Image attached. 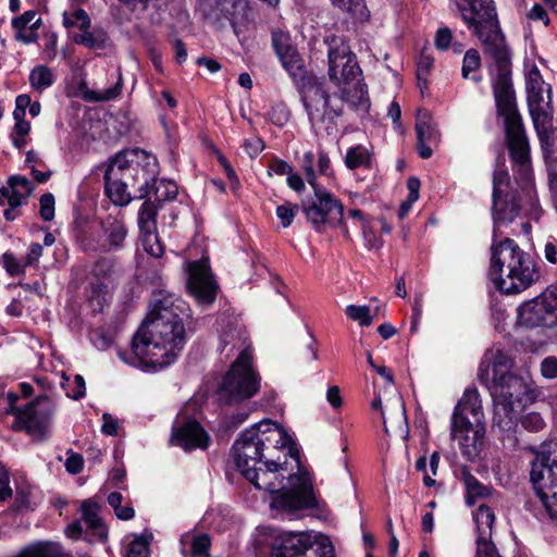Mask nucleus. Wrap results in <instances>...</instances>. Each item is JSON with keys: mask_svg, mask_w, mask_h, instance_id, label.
Wrapping results in <instances>:
<instances>
[{"mask_svg": "<svg viewBox=\"0 0 557 557\" xmlns=\"http://www.w3.org/2000/svg\"><path fill=\"white\" fill-rule=\"evenodd\" d=\"M454 2L467 27L482 41L485 55L493 60L490 72L497 111L504 117L505 133L513 158L525 160L528 137L517 109L511 83L510 55L498 27L493 0H454Z\"/></svg>", "mask_w": 557, "mask_h": 557, "instance_id": "obj_1", "label": "nucleus"}, {"mask_svg": "<svg viewBox=\"0 0 557 557\" xmlns=\"http://www.w3.org/2000/svg\"><path fill=\"white\" fill-rule=\"evenodd\" d=\"M189 317L187 304L178 296L160 290L132 342L133 366L161 370L173 363L185 345L183 320Z\"/></svg>", "mask_w": 557, "mask_h": 557, "instance_id": "obj_2", "label": "nucleus"}, {"mask_svg": "<svg viewBox=\"0 0 557 557\" xmlns=\"http://www.w3.org/2000/svg\"><path fill=\"white\" fill-rule=\"evenodd\" d=\"M512 359L503 350H488L479 368V380L494 399V423L500 429H511L529 399L528 382L510 372Z\"/></svg>", "mask_w": 557, "mask_h": 557, "instance_id": "obj_3", "label": "nucleus"}, {"mask_svg": "<svg viewBox=\"0 0 557 557\" xmlns=\"http://www.w3.org/2000/svg\"><path fill=\"white\" fill-rule=\"evenodd\" d=\"M297 472L285 475L286 468L280 457L268 459L255 470H248L245 478L258 490L273 494L271 507L295 511L317 505L311 474L296 459Z\"/></svg>", "mask_w": 557, "mask_h": 557, "instance_id": "obj_4", "label": "nucleus"}, {"mask_svg": "<svg viewBox=\"0 0 557 557\" xmlns=\"http://www.w3.org/2000/svg\"><path fill=\"white\" fill-rule=\"evenodd\" d=\"M510 158L518 168L517 171L521 177L522 184L516 181L511 183L509 174L503 169L495 170L493 175V240H498V231L502 226L507 225L519 216L522 208L527 205L533 206L535 199V190L531 181V160L530 145L528 144V157L525 160H517L513 158L509 139L506 137Z\"/></svg>", "mask_w": 557, "mask_h": 557, "instance_id": "obj_5", "label": "nucleus"}, {"mask_svg": "<svg viewBox=\"0 0 557 557\" xmlns=\"http://www.w3.org/2000/svg\"><path fill=\"white\" fill-rule=\"evenodd\" d=\"M488 276L506 295L520 294L540 277L536 263L515 240H493Z\"/></svg>", "mask_w": 557, "mask_h": 557, "instance_id": "obj_6", "label": "nucleus"}, {"mask_svg": "<svg viewBox=\"0 0 557 557\" xmlns=\"http://www.w3.org/2000/svg\"><path fill=\"white\" fill-rule=\"evenodd\" d=\"M450 436L458 442L462 456L474 461L485 436L484 413L476 388H467L456 405L450 422Z\"/></svg>", "mask_w": 557, "mask_h": 557, "instance_id": "obj_7", "label": "nucleus"}, {"mask_svg": "<svg viewBox=\"0 0 557 557\" xmlns=\"http://www.w3.org/2000/svg\"><path fill=\"white\" fill-rule=\"evenodd\" d=\"M530 479L544 512L557 520V441L542 444L532 462Z\"/></svg>", "mask_w": 557, "mask_h": 557, "instance_id": "obj_8", "label": "nucleus"}, {"mask_svg": "<svg viewBox=\"0 0 557 557\" xmlns=\"http://www.w3.org/2000/svg\"><path fill=\"white\" fill-rule=\"evenodd\" d=\"M301 101L315 133L332 134L337 129V119L343 114V99L330 95L322 83L309 82L301 89Z\"/></svg>", "mask_w": 557, "mask_h": 557, "instance_id": "obj_9", "label": "nucleus"}, {"mask_svg": "<svg viewBox=\"0 0 557 557\" xmlns=\"http://www.w3.org/2000/svg\"><path fill=\"white\" fill-rule=\"evenodd\" d=\"M260 380V375L252 368L251 354L243 351L225 373L218 388V399L226 405L249 399L259 392Z\"/></svg>", "mask_w": 557, "mask_h": 557, "instance_id": "obj_10", "label": "nucleus"}, {"mask_svg": "<svg viewBox=\"0 0 557 557\" xmlns=\"http://www.w3.org/2000/svg\"><path fill=\"white\" fill-rule=\"evenodd\" d=\"M110 163L121 173V176L132 186L138 174H141L143 185L137 188L135 198L145 199L149 195L150 181L159 174L158 160L145 150L133 149L116 153Z\"/></svg>", "mask_w": 557, "mask_h": 557, "instance_id": "obj_11", "label": "nucleus"}, {"mask_svg": "<svg viewBox=\"0 0 557 557\" xmlns=\"http://www.w3.org/2000/svg\"><path fill=\"white\" fill-rule=\"evenodd\" d=\"M518 323L528 329L552 327L557 324V284L540 296L518 307Z\"/></svg>", "mask_w": 557, "mask_h": 557, "instance_id": "obj_12", "label": "nucleus"}, {"mask_svg": "<svg viewBox=\"0 0 557 557\" xmlns=\"http://www.w3.org/2000/svg\"><path fill=\"white\" fill-rule=\"evenodd\" d=\"M329 47V77L337 87L350 85L361 75V70L347 42L338 36L325 38Z\"/></svg>", "mask_w": 557, "mask_h": 557, "instance_id": "obj_13", "label": "nucleus"}, {"mask_svg": "<svg viewBox=\"0 0 557 557\" xmlns=\"http://www.w3.org/2000/svg\"><path fill=\"white\" fill-rule=\"evenodd\" d=\"M312 198L302 202L307 220L320 231L325 224L336 226L343 224L344 207L330 191L322 187L313 188Z\"/></svg>", "mask_w": 557, "mask_h": 557, "instance_id": "obj_14", "label": "nucleus"}, {"mask_svg": "<svg viewBox=\"0 0 557 557\" xmlns=\"http://www.w3.org/2000/svg\"><path fill=\"white\" fill-rule=\"evenodd\" d=\"M249 4L246 0H207L205 15L213 24L222 27L228 22L239 36L248 25Z\"/></svg>", "mask_w": 557, "mask_h": 557, "instance_id": "obj_15", "label": "nucleus"}, {"mask_svg": "<svg viewBox=\"0 0 557 557\" xmlns=\"http://www.w3.org/2000/svg\"><path fill=\"white\" fill-rule=\"evenodd\" d=\"M270 557H334L331 544L317 543L307 533H289L273 546Z\"/></svg>", "mask_w": 557, "mask_h": 557, "instance_id": "obj_16", "label": "nucleus"}, {"mask_svg": "<svg viewBox=\"0 0 557 557\" xmlns=\"http://www.w3.org/2000/svg\"><path fill=\"white\" fill-rule=\"evenodd\" d=\"M251 428L263 451L264 461H268V459L276 460L278 456L275 454L283 449H287V454L295 460L298 459L297 453H294L292 438L276 422L263 420Z\"/></svg>", "mask_w": 557, "mask_h": 557, "instance_id": "obj_17", "label": "nucleus"}, {"mask_svg": "<svg viewBox=\"0 0 557 557\" xmlns=\"http://www.w3.org/2000/svg\"><path fill=\"white\" fill-rule=\"evenodd\" d=\"M54 412L55 405L49 397H37L18 411L17 420L27 433L42 437L49 430Z\"/></svg>", "mask_w": 557, "mask_h": 557, "instance_id": "obj_18", "label": "nucleus"}, {"mask_svg": "<svg viewBox=\"0 0 557 557\" xmlns=\"http://www.w3.org/2000/svg\"><path fill=\"white\" fill-rule=\"evenodd\" d=\"M187 288L199 304L211 305L214 301L216 284L206 259L188 263Z\"/></svg>", "mask_w": 557, "mask_h": 557, "instance_id": "obj_19", "label": "nucleus"}, {"mask_svg": "<svg viewBox=\"0 0 557 557\" xmlns=\"http://www.w3.org/2000/svg\"><path fill=\"white\" fill-rule=\"evenodd\" d=\"M233 457L236 467L244 476L248 474V470H255L263 463V451L252 428L242 432L235 441Z\"/></svg>", "mask_w": 557, "mask_h": 557, "instance_id": "obj_20", "label": "nucleus"}, {"mask_svg": "<svg viewBox=\"0 0 557 557\" xmlns=\"http://www.w3.org/2000/svg\"><path fill=\"white\" fill-rule=\"evenodd\" d=\"M114 274V260L100 258L96 261L89 274V300L96 310H101L107 301L109 288Z\"/></svg>", "mask_w": 557, "mask_h": 557, "instance_id": "obj_21", "label": "nucleus"}, {"mask_svg": "<svg viewBox=\"0 0 557 557\" xmlns=\"http://www.w3.org/2000/svg\"><path fill=\"white\" fill-rule=\"evenodd\" d=\"M417 150L422 159L431 158L433 151L431 145L440 141L441 133L431 113L425 109H419L416 121Z\"/></svg>", "mask_w": 557, "mask_h": 557, "instance_id": "obj_22", "label": "nucleus"}, {"mask_svg": "<svg viewBox=\"0 0 557 557\" xmlns=\"http://www.w3.org/2000/svg\"><path fill=\"white\" fill-rule=\"evenodd\" d=\"M171 442L185 450L205 449L208 447L209 436L197 421L188 420L173 430Z\"/></svg>", "mask_w": 557, "mask_h": 557, "instance_id": "obj_23", "label": "nucleus"}, {"mask_svg": "<svg viewBox=\"0 0 557 557\" xmlns=\"http://www.w3.org/2000/svg\"><path fill=\"white\" fill-rule=\"evenodd\" d=\"M104 181L106 195L115 206L123 207L131 202L133 198L128 191L131 185L110 162L104 173Z\"/></svg>", "mask_w": 557, "mask_h": 557, "instance_id": "obj_24", "label": "nucleus"}, {"mask_svg": "<svg viewBox=\"0 0 557 557\" xmlns=\"http://www.w3.org/2000/svg\"><path fill=\"white\" fill-rule=\"evenodd\" d=\"M101 228L108 250H119L124 246L127 236L124 214L119 211L116 214H109L101 222Z\"/></svg>", "mask_w": 557, "mask_h": 557, "instance_id": "obj_25", "label": "nucleus"}, {"mask_svg": "<svg viewBox=\"0 0 557 557\" xmlns=\"http://www.w3.org/2000/svg\"><path fill=\"white\" fill-rule=\"evenodd\" d=\"M32 191L33 184L25 176H11L8 181V186L0 188V205L5 199L9 206L20 207Z\"/></svg>", "mask_w": 557, "mask_h": 557, "instance_id": "obj_26", "label": "nucleus"}, {"mask_svg": "<svg viewBox=\"0 0 557 557\" xmlns=\"http://www.w3.org/2000/svg\"><path fill=\"white\" fill-rule=\"evenodd\" d=\"M529 112L541 146L547 145V140L555 135L556 131L553 125V107L548 106L544 108H537L529 110Z\"/></svg>", "mask_w": 557, "mask_h": 557, "instance_id": "obj_27", "label": "nucleus"}, {"mask_svg": "<svg viewBox=\"0 0 557 557\" xmlns=\"http://www.w3.org/2000/svg\"><path fill=\"white\" fill-rule=\"evenodd\" d=\"M99 505L91 500L86 499L81 505L82 522L87 531H90L95 536L100 540H106L108 532L107 528L99 516Z\"/></svg>", "mask_w": 557, "mask_h": 557, "instance_id": "obj_28", "label": "nucleus"}, {"mask_svg": "<svg viewBox=\"0 0 557 557\" xmlns=\"http://www.w3.org/2000/svg\"><path fill=\"white\" fill-rule=\"evenodd\" d=\"M338 88L343 103L348 102L356 109L367 110L369 108L367 86L360 82L359 77L350 85H342Z\"/></svg>", "mask_w": 557, "mask_h": 557, "instance_id": "obj_29", "label": "nucleus"}, {"mask_svg": "<svg viewBox=\"0 0 557 557\" xmlns=\"http://www.w3.org/2000/svg\"><path fill=\"white\" fill-rule=\"evenodd\" d=\"M220 343L222 351L226 350L230 346V350L236 349L239 354L243 351L251 354L246 330L242 326H231L228 330L223 331L220 336Z\"/></svg>", "mask_w": 557, "mask_h": 557, "instance_id": "obj_30", "label": "nucleus"}, {"mask_svg": "<svg viewBox=\"0 0 557 557\" xmlns=\"http://www.w3.org/2000/svg\"><path fill=\"white\" fill-rule=\"evenodd\" d=\"M473 518L478 530L476 545L491 543L492 528L495 522L493 510L488 506L480 505Z\"/></svg>", "mask_w": 557, "mask_h": 557, "instance_id": "obj_31", "label": "nucleus"}, {"mask_svg": "<svg viewBox=\"0 0 557 557\" xmlns=\"http://www.w3.org/2000/svg\"><path fill=\"white\" fill-rule=\"evenodd\" d=\"M177 185L170 180L150 181L149 195L145 199L156 202H163L174 199L177 196Z\"/></svg>", "mask_w": 557, "mask_h": 557, "instance_id": "obj_32", "label": "nucleus"}, {"mask_svg": "<svg viewBox=\"0 0 557 557\" xmlns=\"http://www.w3.org/2000/svg\"><path fill=\"white\" fill-rule=\"evenodd\" d=\"M548 170L549 186L554 198L557 200V136L547 140V145L541 146Z\"/></svg>", "mask_w": 557, "mask_h": 557, "instance_id": "obj_33", "label": "nucleus"}, {"mask_svg": "<svg viewBox=\"0 0 557 557\" xmlns=\"http://www.w3.org/2000/svg\"><path fill=\"white\" fill-rule=\"evenodd\" d=\"M62 547L53 542H38L21 549L13 557H62Z\"/></svg>", "mask_w": 557, "mask_h": 557, "instance_id": "obj_34", "label": "nucleus"}, {"mask_svg": "<svg viewBox=\"0 0 557 557\" xmlns=\"http://www.w3.org/2000/svg\"><path fill=\"white\" fill-rule=\"evenodd\" d=\"M332 4L354 18L366 22L370 17V11L364 0H331Z\"/></svg>", "mask_w": 557, "mask_h": 557, "instance_id": "obj_35", "label": "nucleus"}, {"mask_svg": "<svg viewBox=\"0 0 557 557\" xmlns=\"http://www.w3.org/2000/svg\"><path fill=\"white\" fill-rule=\"evenodd\" d=\"M344 162L350 170L362 166L369 168L371 164V153L364 146L357 145L347 150Z\"/></svg>", "mask_w": 557, "mask_h": 557, "instance_id": "obj_36", "label": "nucleus"}, {"mask_svg": "<svg viewBox=\"0 0 557 557\" xmlns=\"http://www.w3.org/2000/svg\"><path fill=\"white\" fill-rule=\"evenodd\" d=\"M73 40L89 49H103L108 42V36L102 29L89 32V29L82 30L81 34L74 36Z\"/></svg>", "mask_w": 557, "mask_h": 557, "instance_id": "obj_37", "label": "nucleus"}, {"mask_svg": "<svg viewBox=\"0 0 557 557\" xmlns=\"http://www.w3.org/2000/svg\"><path fill=\"white\" fill-rule=\"evenodd\" d=\"M157 206L153 201L147 199L138 212V226L141 233L156 231Z\"/></svg>", "mask_w": 557, "mask_h": 557, "instance_id": "obj_38", "label": "nucleus"}, {"mask_svg": "<svg viewBox=\"0 0 557 557\" xmlns=\"http://www.w3.org/2000/svg\"><path fill=\"white\" fill-rule=\"evenodd\" d=\"M463 483L467 491V503L473 506L476 498H484L488 495V488L480 483L470 472L463 471Z\"/></svg>", "mask_w": 557, "mask_h": 557, "instance_id": "obj_39", "label": "nucleus"}, {"mask_svg": "<svg viewBox=\"0 0 557 557\" xmlns=\"http://www.w3.org/2000/svg\"><path fill=\"white\" fill-rule=\"evenodd\" d=\"M481 67V57L478 50L469 49L466 51L462 60L461 75L465 79L480 82L481 77L475 73Z\"/></svg>", "mask_w": 557, "mask_h": 557, "instance_id": "obj_40", "label": "nucleus"}, {"mask_svg": "<svg viewBox=\"0 0 557 557\" xmlns=\"http://www.w3.org/2000/svg\"><path fill=\"white\" fill-rule=\"evenodd\" d=\"M29 83L36 90H42L53 84V74L45 65L36 66L29 74Z\"/></svg>", "mask_w": 557, "mask_h": 557, "instance_id": "obj_41", "label": "nucleus"}, {"mask_svg": "<svg viewBox=\"0 0 557 557\" xmlns=\"http://www.w3.org/2000/svg\"><path fill=\"white\" fill-rule=\"evenodd\" d=\"M63 25L66 28L77 27L81 30H86L89 29L91 22L85 10L76 9L73 12L63 13Z\"/></svg>", "mask_w": 557, "mask_h": 557, "instance_id": "obj_42", "label": "nucleus"}, {"mask_svg": "<svg viewBox=\"0 0 557 557\" xmlns=\"http://www.w3.org/2000/svg\"><path fill=\"white\" fill-rule=\"evenodd\" d=\"M527 95L529 110L552 106V88L549 85L544 89Z\"/></svg>", "mask_w": 557, "mask_h": 557, "instance_id": "obj_43", "label": "nucleus"}, {"mask_svg": "<svg viewBox=\"0 0 557 557\" xmlns=\"http://www.w3.org/2000/svg\"><path fill=\"white\" fill-rule=\"evenodd\" d=\"M345 311L349 319L359 322L360 325L368 326L372 323L370 309L367 306L349 305Z\"/></svg>", "mask_w": 557, "mask_h": 557, "instance_id": "obj_44", "label": "nucleus"}, {"mask_svg": "<svg viewBox=\"0 0 557 557\" xmlns=\"http://www.w3.org/2000/svg\"><path fill=\"white\" fill-rule=\"evenodd\" d=\"M121 91L122 83L120 78L119 82L110 88L91 90L88 98L94 101H108L116 98Z\"/></svg>", "mask_w": 557, "mask_h": 557, "instance_id": "obj_45", "label": "nucleus"}, {"mask_svg": "<svg viewBox=\"0 0 557 557\" xmlns=\"http://www.w3.org/2000/svg\"><path fill=\"white\" fill-rule=\"evenodd\" d=\"M143 244L145 250L151 255L152 257H161L163 253V247L159 242V238L154 231H150L149 233H143Z\"/></svg>", "mask_w": 557, "mask_h": 557, "instance_id": "obj_46", "label": "nucleus"}, {"mask_svg": "<svg viewBox=\"0 0 557 557\" xmlns=\"http://www.w3.org/2000/svg\"><path fill=\"white\" fill-rule=\"evenodd\" d=\"M298 212V206L289 202L283 203L276 208V215L283 227H288Z\"/></svg>", "mask_w": 557, "mask_h": 557, "instance_id": "obj_47", "label": "nucleus"}, {"mask_svg": "<svg viewBox=\"0 0 557 557\" xmlns=\"http://www.w3.org/2000/svg\"><path fill=\"white\" fill-rule=\"evenodd\" d=\"M149 543L143 537H136L132 541L126 549L125 557H148Z\"/></svg>", "mask_w": 557, "mask_h": 557, "instance_id": "obj_48", "label": "nucleus"}, {"mask_svg": "<svg viewBox=\"0 0 557 557\" xmlns=\"http://www.w3.org/2000/svg\"><path fill=\"white\" fill-rule=\"evenodd\" d=\"M314 163V154L311 151H307L304 153L300 166L306 175L307 182L312 186V188L317 187L315 184V172L313 169Z\"/></svg>", "mask_w": 557, "mask_h": 557, "instance_id": "obj_49", "label": "nucleus"}, {"mask_svg": "<svg viewBox=\"0 0 557 557\" xmlns=\"http://www.w3.org/2000/svg\"><path fill=\"white\" fill-rule=\"evenodd\" d=\"M210 539L207 534L195 536L191 543V557H209Z\"/></svg>", "mask_w": 557, "mask_h": 557, "instance_id": "obj_50", "label": "nucleus"}, {"mask_svg": "<svg viewBox=\"0 0 557 557\" xmlns=\"http://www.w3.org/2000/svg\"><path fill=\"white\" fill-rule=\"evenodd\" d=\"M547 85L543 81L542 74L536 66H533L527 77V94L534 92L536 90H541L546 88Z\"/></svg>", "mask_w": 557, "mask_h": 557, "instance_id": "obj_51", "label": "nucleus"}, {"mask_svg": "<svg viewBox=\"0 0 557 557\" xmlns=\"http://www.w3.org/2000/svg\"><path fill=\"white\" fill-rule=\"evenodd\" d=\"M40 205V216L45 221H51L54 218V196L50 193L44 194L39 200Z\"/></svg>", "mask_w": 557, "mask_h": 557, "instance_id": "obj_52", "label": "nucleus"}, {"mask_svg": "<svg viewBox=\"0 0 557 557\" xmlns=\"http://www.w3.org/2000/svg\"><path fill=\"white\" fill-rule=\"evenodd\" d=\"M91 342L99 350L108 349L113 343V336L104 330L97 329L90 334Z\"/></svg>", "mask_w": 557, "mask_h": 557, "instance_id": "obj_53", "label": "nucleus"}, {"mask_svg": "<svg viewBox=\"0 0 557 557\" xmlns=\"http://www.w3.org/2000/svg\"><path fill=\"white\" fill-rule=\"evenodd\" d=\"M41 24V20L40 18H37L30 26L29 28H20V29H15L16 32V39L18 41H22L24 44H32V42H35L37 40V33H36V29L40 26Z\"/></svg>", "mask_w": 557, "mask_h": 557, "instance_id": "obj_54", "label": "nucleus"}, {"mask_svg": "<svg viewBox=\"0 0 557 557\" xmlns=\"http://www.w3.org/2000/svg\"><path fill=\"white\" fill-rule=\"evenodd\" d=\"M522 426L531 432H537L544 428V420L537 412H529L521 418Z\"/></svg>", "mask_w": 557, "mask_h": 557, "instance_id": "obj_55", "label": "nucleus"}, {"mask_svg": "<svg viewBox=\"0 0 557 557\" xmlns=\"http://www.w3.org/2000/svg\"><path fill=\"white\" fill-rule=\"evenodd\" d=\"M65 469L72 474L79 473L84 468V459L82 455L72 450L67 451V458L65 460Z\"/></svg>", "mask_w": 557, "mask_h": 557, "instance_id": "obj_56", "label": "nucleus"}, {"mask_svg": "<svg viewBox=\"0 0 557 557\" xmlns=\"http://www.w3.org/2000/svg\"><path fill=\"white\" fill-rule=\"evenodd\" d=\"M453 40V33L448 27H440L435 34L434 44L438 50H447Z\"/></svg>", "mask_w": 557, "mask_h": 557, "instance_id": "obj_57", "label": "nucleus"}, {"mask_svg": "<svg viewBox=\"0 0 557 557\" xmlns=\"http://www.w3.org/2000/svg\"><path fill=\"white\" fill-rule=\"evenodd\" d=\"M281 60L283 63V66L287 70V72L296 77L302 73V65L300 60L295 55V53H292L290 55H281Z\"/></svg>", "mask_w": 557, "mask_h": 557, "instance_id": "obj_58", "label": "nucleus"}, {"mask_svg": "<svg viewBox=\"0 0 557 557\" xmlns=\"http://www.w3.org/2000/svg\"><path fill=\"white\" fill-rule=\"evenodd\" d=\"M362 235L366 242V246L369 249H379L382 246V239L377 237L372 231L370 224L368 222H362Z\"/></svg>", "mask_w": 557, "mask_h": 557, "instance_id": "obj_59", "label": "nucleus"}, {"mask_svg": "<svg viewBox=\"0 0 557 557\" xmlns=\"http://www.w3.org/2000/svg\"><path fill=\"white\" fill-rule=\"evenodd\" d=\"M2 260L7 272L11 276L20 275L24 272V267L17 261V259L12 253L5 252L2 256Z\"/></svg>", "mask_w": 557, "mask_h": 557, "instance_id": "obj_60", "label": "nucleus"}, {"mask_svg": "<svg viewBox=\"0 0 557 557\" xmlns=\"http://www.w3.org/2000/svg\"><path fill=\"white\" fill-rule=\"evenodd\" d=\"M541 373L546 379L557 377V358L547 357L541 363Z\"/></svg>", "mask_w": 557, "mask_h": 557, "instance_id": "obj_61", "label": "nucleus"}, {"mask_svg": "<svg viewBox=\"0 0 557 557\" xmlns=\"http://www.w3.org/2000/svg\"><path fill=\"white\" fill-rule=\"evenodd\" d=\"M102 426L101 431L106 435L114 436L117 434L119 431V421L113 418L110 413H103L102 414Z\"/></svg>", "mask_w": 557, "mask_h": 557, "instance_id": "obj_62", "label": "nucleus"}, {"mask_svg": "<svg viewBox=\"0 0 557 557\" xmlns=\"http://www.w3.org/2000/svg\"><path fill=\"white\" fill-rule=\"evenodd\" d=\"M36 16V11H26L21 16L15 17L12 21V26L14 29L26 28L28 24L32 25L37 20Z\"/></svg>", "mask_w": 557, "mask_h": 557, "instance_id": "obj_63", "label": "nucleus"}, {"mask_svg": "<svg viewBox=\"0 0 557 557\" xmlns=\"http://www.w3.org/2000/svg\"><path fill=\"white\" fill-rule=\"evenodd\" d=\"M433 58L426 53H421L419 61H418V69H417V77L419 81L422 79V76H426L429 71L433 66Z\"/></svg>", "mask_w": 557, "mask_h": 557, "instance_id": "obj_64", "label": "nucleus"}]
</instances>
